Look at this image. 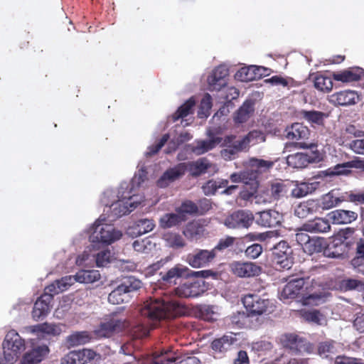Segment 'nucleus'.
<instances>
[{"instance_id":"obj_58","label":"nucleus","mask_w":364,"mask_h":364,"mask_svg":"<svg viewBox=\"0 0 364 364\" xmlns=\"http://www.w3.org/2000/svg\"><path fill=\"white\" fill-rule=\"evenodd\" d=\"M314 87L321 91L329 92L333 87V82L331 77L319 75L314 79Z\"/></svg>"},{"instance_id":"obj_8","label":"nucleus","mask_w":364,"mask_h":364,"mask_svg":"<svg viewBox=\"0 0 364 364\" xmlns=\"http://www.w3.org/2000/svg\"><path fill=\"white\" fill-rule=\"evenodd\" d=\"M178 358V354L171 347H166L155 351L151 357L136 360L140 364H173Z\"/></svg>"},{"instance_id":"obj_18","label":"nucleus","mask_w":364,"mask_h":364,"mask_svg":"<svg viewBox=\"0 0 364 364\" xmlns=\"http://www.w3.org/2000/svg\"><path fill=\"white\" fill-rule=\"evenodd\" d=\"M186 169L187 165L185 163H180L167 169L157 181V186L160 188L167 187L170 183L183 176Z\"/></svg>"},{"instance_id":"obj_52","label":"nucleus","mask_w":364,"mask_h":364,"mask_svg":"<svg viewBox=\"0 0 364 364\" xmlns=\"http://www.w3.org/2000/svg\"><path fill=\"white\" fill-rule=\"evenodd\" d=\"M241 242L240 239H237L235 237L232 236H225L219 240L218 244L213 249L214 252L216 254V252H223L225 250L230 249L234 245H239Z\"/></svg>"},{"instance_id":"obj_40","label":"nucleus","mask_w":364,"mask_h":364,"mask_svg":"<svg viewBox=\"0 0 364 364\" xmlns=\"http://www.w3.org/2000/svg\"><path fill=\"white\" fill-rule=\"evenodd\" d=\"M74 277L76 282L90 284L98 281L100 279V274L96 269H81Z\"/></svg>"},{"instance_id":"obj_5","label":"nucleus","mask_w":364,"mask_h":364,"mask_svg":"<svg viewBox=\"0 0 364 364\" xmlns=\"http://www.w3.org/2000/svg\"><path fill=\"white\" fill-rule=\"evenodd\" d=\"M3 348L5 360L14 363L26 349L25 341L15 330H11L5 336Z\"/></svg>"},{"instance_id":"obj_2","label":"nucleus","mask_w":364,"mask_h":364,"mask_svg":"<svg viewBox=\"0 0 364 364\" xmlns=\"http://www.w3.org/2000/svg\"><path fill=\"white\" fill-rule=\"evenodd\" d=\"M289 278L290 279L284 286L281 294L284 299H293L301 295L306 304L319 305L325 302L330 296L328 292L325 291H314L311 293L309 291V288L310 283H312L313 280L310 281L309 277L306 279L304 277L293 278L291 276Z\"/></svg>"},{"instance_id":"obj_45","label":"nucleus","mask_w":364,"mask_h":364,"mask_svg":"<svg viewBox=\"0 0 364 364\" xmlns=\"http://www.w3.org/2000/svg\"><path fill=\"white\" fill-rule=\"evenodd\" d=\"M204 231L203 227L198 223H189L185 228L183 233L188 239L198 240L203 235Z\"/></svg>"},{"instance_id":"obj_31","label":"nucleus","mask_w":364,"mask_h":364,"mask_svg":"<svg viewBox=\"0 0 364 364\" xmlns=\"http://www.w3.org/2000/svg\"><path fill=\"white\" fill-rule=\"evenodd\" d=\"M204 291V283L200 281H196L183 284L178 289V294L183 297H197Z\"/></svg>"},{"instance_id":"obj_48","label":"nucleus","mask_w":364,"mask_h":364,"mask_svg":"<svg viewBox=\"0 0 364 364\" xmlns=\"http://www.w3.org/2000/svg\"><path fill=\"white\" fill-rule=\"evenodd\" d=\"M242 183L250 186V188L257 190L259 183L257 181V173L254 169H246L242 171Z\"/></svg>"},{"instance_id":"obj_27","label":"nucleus","mask_w":364,"mask_h":364,"mask_svg":"<svg viewBox=\"0 0 364 364\" xmlns=\"http://www.w3.org/2000/svg\"><path fill=\"white\" fill-rule=\"evenodd\" d=\"M286 138L291 141L309 139L310 131L307 127L301 123H294L285 129Z\"/></svg>"},{"instance_id":"obj_47","label":"nucleus","mask_w":364,"mask_h":364,"mask_svg":"<svg viewBox=\"0 0 364 364\" xmlns=\"http://www.w3.org/2000/svg\"><path fill=\"white\" fill-rule=\"evenodd\" d=\"M195 104L196 101L193 98L191 97L184 104L179 107L177 111L171 116L172 120L176 122L181 118L183 119L188 116L192 112V109L195 106Z\"/></svg>"},{"instance_id":"obj_51","label":"nucleus","mask_w":364,"mask_h":364,"mask_svg":"<svg viewBox=\"0 0 364 364\" xmlns=\"http://www.w3.org/2000/svg\"><path fill=\"white\" fill-rule=\"evenodd\" d=\"M270 191L271 198L273 199V200L264 198L263 200V203H272L274 200L280 199L281 198L286 196L288 190L286 185L283 183H275L272 185Z\"/></svg>"},{"instance_id":"obj_43","label":"nucleus","mask_w":364,"mask_h":364,"mask_svg":"<svg viewBox=\"0 0 364 364\" xmlns=\"http://www.w3.org/2000/svg\"><path fill=\"white\" fill-rule=\"evenodd\" d=\"M163 240L166 246L177 250L186 245L183 237L177 232L168 231L163 235Z\"/></svg>"},{"instance_id":"obj_46","label":"nucleus","mask_w":364,"mask_h":364,"mask_svg":"<svg viewBox=\"0 0 364 364\" xmlns=\"http://www.w3.org/2000/svg\"><path fill=\"white\" fill-rule=\"evenodd\" d=\"M107 299L110 304H119L129 302L130 301V296H128L119 285L109 294Z\"/></svg>"},{"instance_id":"obj_50","label":"nucleus","mask_w":364,"mask_h":364,"mask_svg":"<svg viewBox=\"0 0 364 364\" xmlns=\"http://www.w3.org/2000/svg\"><path fill=\"white\" fill-rule=\"evenodd\" d=\"M247 164L250 168L257 171L258 174L259 173L267 171L271 168L274 165V162L257 158H252L248 161Z\"/></svg>"},{"instance_id":"obj_41","label":"nucleus","mask_w":364,"mask_h":364,"mask_svg":"<svg viewBox=\"0 0 364 364\" xmlns=\"http://www.w3.org/2000/svg\"><path fill=\"white\" fill-rule=\"evenodd\" d=\"M240 140L247 151L250 146L264 142L265 141V135L261 131L253 130Z\"/></svg>"},{"instance_id":"obj_4","label":"nucleus","mask_w":364,"mask_h":364,"mask_svg":"<svg viewBox=\"0 0 364 364\" xmlns=\"http://www.w3.org/2000/svg\"><path fill=\"white\" fill-rule=\"evenodd\" d=\"M242 303L252 318L257 316L268 315L274 311L275 306L268 299L261 298L257 294H247L244 296Z\"/></svg>"},{"instance_id":"obj_49","label":"nucleus","mask_w":364,"mask_h":364,"mask_svg":"<svg viewBox=\"0 0 364 364\" xmlns=\"http://www.w3.org/2000/svg\"><path fill=\"white\" fill-rule=\"evenodd\" d=\"M211 164L205 158H201L190 164V171L194 176L204 173L210 167Z\"/></svg>"},{"instance_id":"obj_36","label":"nucleus","mask_w":364,"mask_h":364,"mask_svg":"<svg viewBox=\"0 0 364 364\" xmlns=\"http://www.w3.org/2000/svg\"><path fill=\"white\" fill-rule=\"evenodd\" d=\"M65 326L60 323H43L32 326V332L41 333L50 336H59L63 331Z\"/></svg>"},{"instance_id":"obj_42","label":"nucleus","mask_w":364,"mask_h":364,"mask_svg":"<svg viewBox=\"0 0 364 364\" xmlns=\"http://www.w3.org/2000/svg\"><path fill=\"white\" fill-rule=\"evenodd\" d=\"M91 338L87 331H77L66 338V344L68 347L85 345L90 341Z\"/></svg>"},{"instance_id":"obj_60","label":"nucleus","mask_w":364,"mask_h":364,"mask_svg":"<svg viewBox=\"0 0 364 364\" xmlns=\"http://www.w3.org/2000/svg\"><path fill=\"white\" fill-rule=\"evenodd\" d=\"M212 107V98L209 94H205L201 100L200 108L198 112L200 118H206L209 115V111Z\"/></svg>"},{"instance_id":"obj_30","label":"nucleus","mask_w":364,"mask_h":364,"mask_svg":"<svg viewBox=\"0 0 364 364\" xmlns=\"http://www.w3.org/2000/svg\"><path fill=\"white\" fill-rule=\"evenodd\" d=\"M136 206H105L103 217L108 222H112L123 215H128L134 210Z\"/></svg>"},{"instance_id":"obj_59","label":"nucleus","mask_w":364,"mask_h":364,"mask_svg":"<svg viewBox=\"0 0 364 364\" xmlns=\"http://www.w3.org/2000/svg\"><path fill=\"white\" fill-rule=\"evenodd\" d=\"M273 259L277 266V269L279 271L285 269L289 270L291 268L294 264L292 255H281L280 257L274 258Z\"/></svg>"},{"instance_id":"obj_12","label":"nucleus","mask_w":364,"mask_h":364,"mask_svg":"<svg viewBox=\"0 0 364 364\" xmlns=\"http://www.w3.org/2000/svg\"><path fill=\"white\" fill-rule=\"evenodd\" d=\"M127 326L128 323L125 318H112L107 321L101 323L95 333L99 338H109L114 332L121 331Z\"/></svg>"},{"instance_id":"obj_25","label":"nucleus","mask_w":364,"mask_h":364,"mask_svg":"<svg viewBox=\"0 0 364 364\" xmlns=\"http://www.w3.org/2000/svg\"><path fill=\"white\" fill-rule=\"evenodd\" d=\"M76 282L74 275H68L57 279L45 289L46 292L52 296L58 294L63 291L68 290L72 285Z\"/></svg>"},{"instance_id":"obj_1","label":"nucleus","mask_w":364,"mask_h":364,"mask_svg":"<svg viewBox=\"0 0 364 364\" xmlns=\"http://www.w3.org/2000/svg\"><path fill=\"white\" fill-rule=\"evenodd\" d=\"M139 311L146 321L133 328L134 336L137 338L147 336L149 326L156 327L164 320L181 316L184 308L177 301L154 298L146 301Z\"/></svg>"},{"instance_id":"obj_7","label":"nucleus","mask_w":364,"mask_h":364,"mask_svg":"<svg viewBox=\"0 0 364 364\" xmlns=\"http://www.w3.org/2000/svg\"><path fill=\"white\" fill-rule=\"evenodd\" d=\"M198 206H179L176 213H166L161 217L159 225L162 228H171L187 220V215L197 213Z\"/></svg>"},{"instance_id":"obj_44","label":"nucleus","mask_w":364,"mask_h":364,"mask_svg":"<svg viewBox=\"0 0 364 364\" xmlns=\"http://www.w3.org/2000/svg\"><path fill=\"white\" fill-rule=\"evenodd\" d=\"M119 286L131 299L134 296V294L141 288L142 283L134 277H129L124 279Z\"/></svg>"},{"instance_id":"obj_34","label":"nucleus","mask_w":364,"mask_h":364,"mask_svg":"<svg viewBox=\"0 0 364 364\" xmlns=\"http://www.w3.org/2000/svg\"><path fill=\"white\" fill-rule=\"evenodd\" d=\"M251 316L249 313L245 311H237L232 314L229 318L226 319V322L232 327L238 328H251Z\"/></svg>"},{"instance_id":"obj_37","label":"nucleus","mask_w":364,"mask_h":364,"mask_svg":"<svg viewBox=\"0 0 364 364\" xmlns=\"http://www.w3.org/2000/svg\"><path fill=\"white\" fill-rule=\"evenodd\" d=\"M254 111V102L252 100H246L235 113L234 122L236 124H242L247 122Z\"/></svg>"},{"instance_id":"obj_23","label":"nucleus","mask_w":364,"mask_h":364,"mask_svg":"<svg viewBox=\"0 0 364 364\" xmlns=\"http://www.w3.org/2000/svg\"><path fill=\"white\" fill-rule=\"evenodd\" d=\"M129 184L126 182L122 183L117 191L107 189L101 198L102 205H123V191L128 188Z\"/></svg>"},{"instance_id":"obj_29","label":"nucleus","mask_w":364,"mask_h":364,"mask_svg":"<svg viewBox=\"0 0 364 364\" xmlns=\"http://www.w3.org/2000/svg\"><path fill=\"white\" fill-rule=\"evenodd\" d=\"M236 341L235 335L231 333L214 339L211 343V348L214 353H224L230 350Z\"/></svg>"},{"instance_id":"obj_32","label":"nucleus","mask_w":364,"mask_h":364,"mask_svg":"<svg viewBox=\"0 0 364 364\" xmlns=\"http://www.w3.org/2000/svg\"><path fill=\"white\" fill-rule=\"evenodd\" d=\"M328 216L335 224H347L354 221L358 214L354 211L336 210L329 213Z\"/></svg>"},{"instance_id":"obj_20","label":"nucleus","mask_w":364,"mask_h":364,"mask_svg":"<svg viewBox=\"0 0 364 364\" xmlns=\"http://www.w3.org/2000/svg\"><path fill=\"white\" fill-rule=\"evenodd\" d=\"M257 223L264 227H276L281 224L283 215L275 209H269L257 213Z\"/></svg>"},{"instance_id":"obj_15","label":"nucleus","mask_w":364,"mask_h":364,"mask_svg":"<svg viewBox=\"0 0 364 364\" xmlns=\"http://www.w3.org/2000/svg\"><path fill=\"white\" fill-rule=\"evenodd\" d=\"M223 146L225 148L221 150L220 154L225 160L235 159L238 153L246 151L240 139H236L235 135H229L222 141Z\"/></svg>"},{"instance_id":"obj_14","label":"nucleus","mask_w":364,"mask_h":364,"mask_svg":"<svg viewBox=\"0 0 364 364\" xmlns=\"http://www.w3.org/2000/svg\"><path fill=\"white\" fill-rule=\"evenodd\" d=\"M320 160L319 154L314 151H312L311 154L297 152L290 154L287 157L288 166L294 168H303L307 166L309 164L318 162Z\"/></svg>"},{"instance_id":"obj_57","label":"nucleus","mask_w":364,"mask_h":364,"mask_svg":"<svg viewBox=\"0 0 364 364\" xmlns=\"http://www.w3.org/2000/svg\"><path fill=\"white\" fill-rule=\"evenodd\" d=\"M270 250L272 252L273 259L280 257L281 255H292L291 248L284 240H282L274 245L272 247H270Z\"/></svg>"},{"instance_id":"obj_39","label":"nucleus","mask_w":364,"mask_h":364,"mask_svg":"<svg viewBox=\"0 0 364 364\" xmlns=\"http://www.w3.org/2000/svg\"><path fill=\"white\" fill-rule=\"evenodd\" d=\"M330 228L328 221L319 218L309 220L303 225V230L310 232H326Z\"/></svg>"},{"instance_id":"obj_28","label":"nucleus","mask_w":364,"mask_h":364,"mask_svg":"<svg viewBox=\"0 0 364 364\" xmlns=\"http://www.w3.org/2000/svg\"><path fill=\"white\" fill-rule=\"evenodd\" d=\"M188 269L181 264H176L167 271L160 272L161 279L168 284L176 283V279L188 276Z\"/></svg>"},{"instance_id":"obj_9","label":"nucleus","mask_w":364,"mask_h":364,"mask_svg":"<svg viewBox=\"0 0 364 364\" xmlns=\"http://www.w3.org/2000/svg\"><path fill=\"white\" fill-rule=\"evenodd\" d=\"M113 254L107 247L94 252L92 255L84 252L82 255L77 258V264L82 265L87 264L89 261L94 260L97 267H105L109 264L113 259Z\"/></svg>"},{"instance_id":"obj_10","label":"nucleus","mask_w":364,"mask_h":364,"mask_svg":"<svg viewBox=\"0 0 364 364\" xmlns=\"http://www.w3.org/2000/svg\"><path fill=\"white\" fill-rule=\"evenodd\" d=\"M253 220L250 211L238 210L226 217L223 223L229 229L248 228Z\"/></svg>"},{"instance_id":"obj_26","label":"nucleus","mask_w":364,"mask_h":364,"mask_svg":"<svg viewBox=\"0 0 364 364\" xmlns=\"http://www.w3.org/2000/svg\"><path fill=\"white\" fill-rule=\"evenodd\" d=\"M260 70L265 71L266 69L263 67H257L255 65L243 67L235 73V77L241 82L252 81L264 75V73H260Z\"/></svg>"},{"instance_id":"obj_53","label":"nucleus","mask_w":364,"mask_h":364,"mask_svg":"<svg viewBox=\"0 0 364 364\" xmlns=\"http://www.w3.org/2000/svg\"><path fill=\"white\" fill-rule=\"evenodd\" d=\"M326 196L329 198H334L333 200H331V203L332 204L335 203L336 205L346 201H349L351 203L359 202L364 203V191L361 193L350 194L347 195L346 196H343L341 197H333V193H329Z\"/></svg>"},{"instance_id":"obj_3","label":"nucleus","mask_w":364,"mask_h":364,"mask_svg":"<svg viewBox=\"0 0 364 364\" xmlns=\"http://www.w3.org/2000/svg\"><path fill=\"white\" fill-rule=\"evenodd\" d=\"M106 218L101 215L90 228L89 240L92 247L97 248L100 245H109L119 240L122 233L113 225L102 223Z\"/></svg>"},{"instance_id":"obj_63","label":"nucleus","mask_w":364,"mask_h":364,"mask_svg":"<svg viewBox=\"0 0 364 364\" xmlns=\"http://www.w3.org/2000/svg\"><path fill=\"white\" fill-rule=\"evenodd\" d=\"M341 287L345 291L358 290L364 289V283L355 279H343L341 282Z\"/></svg>"},{"instance_id":"obj_11","label":"nucleus","mask_w":364,"mask_h":364,"mask_svg":"<svg viewBox=\"0 0 364 364\" xmlns=\"http://www.w3.org/2000/svg\"><path fill=\"white\" fill-rule=\"evenodd\" d=\"M207 135L208 139L196 140L193 144L188 145L196 155H202L213 150L223 141L221 137L215 136L210 130L208 131Z\"/></svg>"},{"instance_id":"obj_61","label":"nucleus","mask_w":364,"mask_h":364,"mask_svg":"<svg viewBox=\"0 0 364 364\" xmlns=\"http://www.w3.org/2000/svg\"><path fill=\"white\" fill-rule=\"evenodd\" d=\"M313 187L311 184L307 183H301L296 184L291 190V194L294 198H302L312 191Z\"/></svg>"},{"instance_id":"obj_21","label":"nucleus","mask_w":364,"mask_h":364,"mask_svg":"<svg viewBox=\"0 0 364 364\" xmlns=\"http://www.w3.org/2000/svg\"><path fill=\"white\" fill-rule=\"evenodd\" d=\"M53 296L44 290V294L36 301L32 312L33 317L36 320H38L46 317L50 310V304L53 300Z\"/></svg>"},{"instance_id":"obj_54","label":"nucleus","mask_w":364,"mask_h":364,"mask_svg":"<svg viewBox=\"0 0 364 364\" xmlns=\"http://www.w3.org/2000/svg\"><path fill=\"white\" fill-rule=\"evenodd\" d=\"M228 184L227 180H210L203 186L202 188L205 195H213L219 188H225Z\"/></svg>"},{"instance_id":"obj_35","label":"nucleus","mask_w":364,"mask_h":364,"mask_svg":"<svg viewBox=\"0 0 364 364\" xmlns=\"http://www.w3.org/2000/svg\"><path fill=\"white\" fill-rule=\"evenodd\" d=\"M301 117L310 124L312 127L322 126L328 114L324 112L316 110H301L300 112Z\"/></svg>"},{"instance_id":"obj_13","label":"nucleus","mask_w":364,"mask_h":364,"mask_svg":"<svg viewBox=\"0 0 364 364\" xmlns=\"http://www.w3.org/2000/svg\"><path fill=\"white\" fill-rule=\"evenodd\" d=\"M215 257L214 250H196L193 253L187 255V262L193 268L207 267Z\"/></svg>"},{"instance_id":"obj_62","label":"nucleus","mask_w":364,"mask_h":364,"mask_svg":"<svg viewBox=\"0 0 364 364\" xmlns=\"http://www.w3.org/2000/svg\"><path fill=\"white\" fill-rule=\"evenodd\" d=\"M335 342L333 341H326L319 343L318 347V353L323 358H328L331 354L336 353Z\"/></svg>"},{"instance_id":"obj_22","label":"nucleus","mask_w":364,"mask_h":364,"mask_svg":"<svg viewBox=\"0 0 364 364\" xmlns=\"http://www.w3.org/2000/svg\"><path fill=\"white\" fill-rule=\"evenodd\" d=\"M155 223L153 220L141 218L136 221L132 225L129 226L127 235L132 238L148 233L154 230Z\"/></svg>"},{"instance_id":"obj_24","label":"nucleus","mask_w":364,"mask_h":364,"mask_svg":"<svg viewBox=\"0 0 364 364\" xmlns=\"http://www.w3.org/2000/svg\"><path fill=\"white\" fill-rule=\"evenodd\" d=\"M357 92L352 90H343L334 93L330 97V102L339 106L354 105L358 100Z\"/></svg>"},{"instance_id":"obj_56","label":"nucleus","mask_w":364,"mask_h":364,"mask_svg":"<svg viewBox=\"0 0 364 364\" xmlns=\"http://www.w3.org/2000/svg\"><path fill=\"white\" fill-rule=\"evenodd\" d=\"M344 245L341 243L340 245L332 242L324 249L323 255L325 257L331 258H340L344 253Z\"/></svg>"},{"instance_id":"obj_16","label":"nucleus","mask_w":364,"mask_h":364,"mask_svg":"<svg viewBox=\"0 0 364 364\" xmlns=\"http://www.w3.org/2000/svg\"><path fill=\"white\" fill-rule=\"evenodd\" d=\"M282 341L285 347L297 353H311L314 350V347L310 343L293 333L285 334L282 338Z\"/></svg>"},{"instance_id":"obj_6","label":"nucleus","mask_w":364,"mask_h":364,"mask_svg":"<svg viewBox=\"0 0 364 364\" xmlns=\"http://www.w3.org/2000/svg\"><path fill=\"white\" fill-rule=\"evenodd\" d=\"M146 179V173L144 169H140L132 179L131 188L123 191V205H141V203L146 201L144 196L133 193L136 187L140 188Z\"/></svg>"},{"instance_id":"obj_19","label":"nucleus","mask_w":364,"mask_h":364,"mask_svg":"<svg viewBox=\"0 0 364 364\" xmlns=\"http://www.w3.org/2000/svg\"><path fill=\"white\" fill-rule=\"evenodd\" d=\"M231 271L239 277H251L258 276L261 267L253 262H233L230 264Z\"/></svg>"},{"instance_id":"obj_55","label":"nucleus","mask_w":364,"mask_h":364,"mask_svg":"<svg viewBox=\"0 0 364 364\" xmlns=\"http://www.w3.org/2000/svg\"><path fill=\"white\" fill-rule=\"evenodd\" d=\"M132 247L136 252L148 254L155 247V244L149 239L144 238L135 240L132 243Z\"/></svg>"},{"instance_id":"obj_38","label":"nucleus","mask_w":364,"mask_h":364,"mask_svg":"<svg viewBox=\"0 0 364 364\" xmlns=\"http://www.w3.org/2000/svg\"><path fill=\"white\" fill-rule=\"evenodd\" d=\"M362 74L363 69L360 68H355L346 70L342 72L333 73V78L336 81L349 82L360 80Z\"/></svg>"},{"instance_id":"obj_64","label":"nucleus","mask_w":364,"mask_h":364,"mask_svg":"<svg viewBox=\"0 0 364 364\" xmlns=\"http://www.w3.org/2000/svg\"><path fill=\"white\" fill-rule=\"evenodd\" d=\"M316 206H296L294 208V215L299 218H305L310 215L316 213Z\"/></svg>"},{"instance_id":"obj_33","label":"nucleus","mask_w":364,"mask_h":364,"mask_svg":"<svg viewBox=\"0 0 364 364\" xmlns=\"http://www.w3.org/2000/svg\"><path fill=\"white\" fill-rule=\"evenodd\" d=\"M48 353L47 346H37L24 355L22 363L23 364H36L41 362Z\"/></svg>"},{"instance_id":"obj_17","label":"nucleus","mask_w":364,"mask_h":364,"mask_svg":"<svg viewBox=\"0 0 364 364\" xmlns=\"http://www.w3.org/2000/svg\"><path fill=\"white\" fill-rule=\"evenodd\" d=\"M228 69L225 65H220L213 70L208 77V90L210 91H220L226 84V77Z\"/></svg>"}]
</instances>
